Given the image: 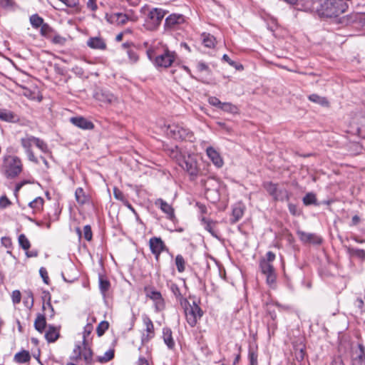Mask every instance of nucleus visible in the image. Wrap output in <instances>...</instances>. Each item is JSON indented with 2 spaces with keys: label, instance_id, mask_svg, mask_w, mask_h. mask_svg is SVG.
Masks as SVG:
<instances>
[{
  "label": "nucleus",
  "instance_id": "obj_1",
  "mask_svg": "<svg viewBox=\"0 0 365 365\" xmlns=\"http://www.w3.org/2000/svg\"><path fill=\"white\" fill-rule=\"evenodd\" d=\"M348 9V4L344 0H325L323 2L313 3L312 10L320 17L332 19L339 16Z\"/></svg>",
  "mask_w": 365,
  "mask_h": 365
},
{
  "label": "nucleus",
  "instance_id": "obj_2",
  "mask_svg": "<svg viewBox=\"0 0 365 365\" xmlns=\"http://www.w3.org/2000/svg\"><path fill=\"white\" fill-rule=\"evenodd\" d=\"M171 157L175 158L178 165L190 175L191 180H194L198 176L200 169L196 158L194 155H182L178 146L171 150Z\"/></svg>",
  "mask_w": 365,
  "mask_h": 365
},
{
  "label": "nucleus",
  "instance_id": "obj_3",
  "mask_svg": "<svg viewBox=\"0 0 365 365\" xmlns=\"http://www.w3.org/2000/svg\"><path fill=\"white\" fill-rule=\"evenodd\" d=\"M3 168L7 178H14L21 173L23 165L19 157L8 155L4 157Z\"/></svg>",
  "mask_w": 365,
  "mask_h": 365
},
{
  "label": "nucleus",
  "instance_id": "obj_4",
  "mask_svg": "<svg viewBox=\"0 0 365 365\" xmlns=\"http://www.w3.org/2000/svg\"><path fill=\"white\" fill-rule=\"evenodd\" d=\"M166 11L162 9L153 8L148 10L144 26L148 31H155L160 25Z\"/></svg>",
  "mask_w": 365,
  "mask_h": 365
},
{
  "label": "nucleus",
  "instance_id": "obj_5",
  "mask_svg": "<svg viewBox=\"0 0 365 365\" xmlns=\"http://www.w3.org/2000/svg\"><path fill=\"white\" fill-rule=\"evenodd\" d=\"M182 307L187 322L191 327H194L203 316V311L195 302H193L192 304L188 302V304H183Z\"/></svg>",
  "mask_w": 365,
  "mask_h": 365
},
{
  "label": "nucleus",
  "instance_id": "obj_6",
  "mask_svg": "<svg viewBox=\"0 0 365 365\" xmlns=\"http://www.w3.org/2000/svg\"><path fill=\"white\" fill-rule=\"evenodd\" d=\"M75 360L83 359L86 365H92L94 363L93 358V351L90 348L88 343L83 344L82 346L76 345L73 349Z\"/></svg>",
  "mask_w": 365,
  "mask_h": 365
},
{
  "label": "nucleus",
  "instance_id": "obj_7",
  "mask_svg": "<svg viewBox=\"0 0 365 365\" xmlns=\"http://www.w3.org/2000/svg\"><path fill=\"white\" fill-rule=\"evenodd\" d=\"M168 135L178 140H191L192 133L179 124L169 125L167 128Z\"/></svg>",
  "mask_w": 365,
  "mask_h": 365
},
{
  "label": "nucleus",
  "instance_id": "obj_8",
  "mask_svg": "<svg viewBox=\"0 0 365 365\" xmlns=\"http://www.w3.org/2000/svg\"><path fill=\"white\" fill-rule=\"evenodd\" d=\"M263 187L274 201H284L289 198L288 191L284 188H279L277 184L266 182Z\"/></svg>",
  "mask_w": 365,
  "mask_h": 365
},
{
  "label": "nucleus",
  "instance_id": "obj_9",
  "mask_svg": "<svg viewBox=\"0 0 365 365\" xmlns=\"http://www.w3.org/2000/svg\"><path fill=\"white\" fill-rule=\"evenodd\" d=\"M176 54L173 51L166 49L163 53L156 56L155 65L157 67L168 68L175 61Z\"/></svg>",
  "mask_w": 365,
  "mask_h": 365
},
{
  "label": "nucleus",
  "instance_id": "obj_10",
  "mask_svg": "<svg viewBox=\"0 0 365 365\" xmlns=\"http://www.w3.org/2000/svg\"><path fill=\"white\" fill-rule=\"evenodd\" d=\"M259 267L263 274L266 276L267 282L272 285L276 282V274L274 267L265 259H262L259 262Z\"/></svg>",
  "mask_w": 365,
  "mask_h": 365
},
{
  "label": "nucleus",
  "instance_id": "obj_11",
  "mask_svg": "<svg viewBox=\"0 0 365 365\" xmlns=\"http://www.w3.org/2000/svg\"><path fill=\"white\" fill-rule=\"evenodd\" d=\"M143 324L145 327L146 334H143L141 337L142 344L148 343L155 336V329L153 322L147 315L143 316Z\"/></svg>",
  "mask_w": 365,
  "mask_h": 365
},
{
  "label": "nucleus",
  "instance_id": "obj_12",
  "mask_svg": "<svg viewBox=\"0 0 365 365\" xmlns=\"http://www.w3.org/2000/svg\"><path fill=\"white\" fill-rule=\"evenodd\" d=\"M149 246L156 260H158L161 252L165 250V243L160 237H153L149 240Z\"/></svg>",
  "mask_w": 365,
  "mask_h": 365
},
{
  "label": "nucleus",
  "instance_id": "obj_13",
  "mask_svg": "<svg viewBox=\"0 0 365 365\" xmlns=\"http://www.w3.org/2000/svg\"><path fill=\"white\" fill-rule=\"evenodd\" d=\"M95 98L98 101H101L107 104H115L118 103V99L109 91L100 90L96 92Z\"/></svg>",
  "mask_w": 365,
  "mask_h": 365
},
{
  "label": "nucleus",
  "instance_id": "obj_14",
  "mask_svg": "<svg viewBox=\"0 0 365 365\" xmlns=\"http://www.w3.org/2000/svg\"><path fill=\"white\" fill-rule=\"evenodd\" d=\"M183 22L184 16L182 14H173L165 19L164 27L165 30H173Z\"/></svg>",
  "mask_w": 365,
  "mask_h": 365
},
{
  "label": "nucleus",
  "instance_id": "obj_15",
  "mask_svg": "<svg viewBox=\"0 0 365 365\" xmlns=\"http://www.w3.org/2000/svg\"><path fill=\"white\" fill-rule=\"evenodd\" d=\"M297 235L300 240L304 243L320 245L322 242V237L314 233H309L304 231H298Z\"/></svg>",
  "mask_w": 365,
  "mask_h": 365
},
{
  "label": "nucleus",
  "instance_id": "obj_16",
  "mask_svg": "<svg viewBox=\"0 0 365 365\" xmlns=\"http://www.w3.org/2000/svg\"><path fill=\"white\" fill-rule=\"evenodd\" d=\"M70 121L76 127L84 130H91L94 127L92 122L81 116L73 117L70 119Z\"/></svg>",
  "mask_w": 365,
  "mask_h": 365
},
{
  "label": "nucleus",
  "instance_id": "obj_17",
  "mask_svg": "<svg viewBox=\"0 0 365 365\" xmlns=\"http://www.w3.org/2000/svg\"><path fill=\"white\" fill-rule=\"evenodd\" d=\"M206 153L208 158L216 167L221 168L223 165V160L221 156L212 147L207 148Z\"/></svg>",
  "mask_w": 365,
  "mask_h": 365
},
{
  "label": "nucleus",
  "instance_id": "obj_18",
  "mask_svg": "<svg viewBox=\"0 0 365 365\" xmlns=\"http://www.w3.org/2000/svg\"><path fill=\"white\" fill-rule=\"evenodd\" d=\"M163 338L164 343L168 349H173L175 348V343L173 338V332L169 327H164L163 329Z\"/></svg>",
  "mask_w": 365,
  "mask_h": 365
},
{
  "label": "nucleus",
  "instance_id": "obj_19",
  "mask_svg": "<svg viewBox=\"0 0 365 365\" xmlns=\"http://www.w3.org/2000/svg\"><path fill=\"white\" fill-rule=\"evenodd\" d=\"M155 205H159L161 210L168 215V218L173 220L175 218L174 210L170 205L162 199H158Z\"/></svg>",
  "mask_w": 365,
  "mask_h": 365
},
{
  "label": "nucleus",
  "instance_id": "obj_20",
  "mask_svg": "<svg viewBox=\"0 0 365 365\" xmlns=\"http://www.w3.org/2000/svg\"><path fill=\"white\" fill-rule=\"evenodd\" d=\"M87 45L93 49L104 50L106 48L105 41L99 37L90 38L87 41Z\"/></svg>",
  "mask_w": 365,
  "mask_h": 365
},
{
  "label": "nucleus",
  "instance_id": "obj_21",
  "mask_svg": "<svg viewBox=\"0 0 365 365\" xmlns=\"http://www.w3.org/2000/svg\"><path fill=\"white\" fill-rule=\"evenodd\" d=\"M359 353L352 359V365H365V348L362 344H359Z\"/></svg>",
  "mask_w": 365,
  "mask_h": 365
},
{
  "label": "nucleus",
  "instance_id": "obj_22",
  "mask_svg": "<svg viewBox=\"0 0 365 365\" xmlns=\"http://www.w3.org/2000/svg\"><path fill=\"white\" fill-rule=\"evenodd\" d=\"M244 214V208L242 205H238L233 207L232 212V218L230 219V222L232 224H235L238 222Z\"/></svg>",
  "mask_w": 365,
  "mask_h": 365
},
{
  "label": "nucleus",
  "instance_id": "obj_23",
  "mask_svg": "<svg viewBox=\"0 0 365 365\" xmlns=\"http://www.w3.org/2000/svg\"><path fill=\"white\" fill-rule=\"evenodd\" d=\"M45 337L48 342H54L59 337V331L53 326H49L45 334Z\"/></svg>",
  "mask_w": 365,
  "mask_h": 365
},
{
  "label": "nucleus",
  "instance_id": "obj_24",
  "mask_svg": "<svg viewBox=\"0 0 365 365\" xmlns=\"http://www.w3.org/2000/svg\"><path fill=\"white\" fill-rule=\"evenodd\" d=\"M35 137L31 135H26L24 137L21 138L20 140V143L21 146L25 150V152L31 150V146L34 144Z\"/></svg>",
  "mask_w": 365,
  "mask_h": 365
},
{
  "label": "nucleus",
  "instance_id": "obj_25",
  "mask_svg": "<svg viewBox=\"0 0 365 365\" xmlns=\"http://www.w3.org/2000/svg\"><path fill=\"white\" fill-rule=\"evenodd\" d=\"M202 222L204 225V228L208 231L213 237H217V234L215 230L216 222L207 219L205 217L202 218Z\"/></svg>",
  "mask_w": 365,
  "mask_h": 365
},
{
  "label": "nucleus",
  "instance_id": "obj_26",
  "mask_svg": "<svg viewBox=\"0 0 365 365\" xmlns=\"http://www.w3.org/2000/svg\"><path fill=\"white\" fill-rule=\"evenodd\" d=\"M170 289L173 294L175 296L176 299L180 302L181 306H183V304H188L187 299L182 297L180 288L177 284H172L170 286Z\"/></svg>",
  "mask_w": 365,
  "mask_h": 365
},
{
  "label": "nucleus",
  "instance_id": "obj_27",
  "mask_svg": "<svg viewBox=\"0 0 365 365\" xmlns=\"http://www.w3.org/2000/svg\"><path fill=\"white\" fill-rule=\"evenodd\" d=\"M75 198H76V202L79 205H81L86 204L88 200V197L86 195V193L82 187H78L76 190Z\"/></svg>",
  "mask_w": 365,
  "mask_h": 365
},
{
  "label": "nucleus",
  "instance_id": "obj_28",
  "mask_svg": "<svg viewBox=\"0 0 365 365\" xmlns=\"http://www.w3.org/2000/svg\"><path fill=\"white\" fill-rule=\"evenodd\" d=\"M44 200L41 197H37L29 203V206L34 210V212L41 211L43 209Z\"/></svg>",
  "mask_w": 365,
  "mask_h": 365
},
{
  "label": "nucleus",
  "instance_id": "obj_29",
  "mask_svg": "<svg viewBox=\"0 0 365 365\" xmlns=\"http://www.w3.org/2000/svg\"><path fill=\"white\" fill-rule=\"evenodd\" d=\"M202 43L207 48H213L215 45V38L210 34L203 33L201 36Z\"/></svg>",
  "mask_w": 365,
  "mask_h": 365
},
{
  "label": "nucleus",
  "instance_id": "obj_30",
  "mask_svg": "<svg viewBox=\"0 0 365 365\" xmlns=\"http://www.w3.org/2000/svg\"><path fill=\"white\" fill-rule=\"evenodd\" d=\"M31 356L28 351L23 350L14 355V360L18 363H26L30 361Z\"/></svg>",
  "mask_w": 365,
  "mask_h": 365
},
{
  "label": "nucleus",
  "instance_id": "obj_31",
  "mask_svg": "<svg viewBox=\"0 0 365 365\" xmlns=\"http://www.w3.org/2000/svg\"><path fill=\"white\" fill-rule=\"evenodd\" d=\"M220 109L232 114H237L239 113L237 106L229 102L222 103Z\"/></svg>",
  "mask_w": 365,
  "mask_h": 365
},
{
  "label": "nucleus",
  "instance_id": "obj_32",
  "mask_svg": "<svg viewBox=\"0 0 365 365\" xmlns=\"http://www.w3.org/2000/svg\"><path fill=\"white\" fill-rule=\"evenodd\" d=\"M46 325L45 317L42 314H38L34 322V327L35 329L42 332L45 329Z\"/></svg>",
  "mask_w": 365,
  "mask_h": 365
},
{
  "label": "nucleus",
  "instance_id": "obj_33",
  "mask_svg": "<svg viewBox=\"0 0 365 365\" xmlns=\"http://www.w3.org/2000/svg\"><path fill=\"white\" fill-rule=\"evenodd\" d=\"M347 252L351 257H355L362 260L365 259V250L362 249L348 247Z\"/></svg>",
  "mask_w": 365,
  "mask_h": 365
},
{
  "label": "nucleus",
  "instance_id": "obj_34",
  "mask_svg": "<svg viewBox=\"0 0 365 365\" xmlns=\"http://www.w3.org/2000/svg\"><path fill=\"white\" fill-rule=\"evenodd\" d=\"M145 292L146 293V296L149 297L150 299L154 301H158L162 297V294L160 292L156 291L150 287H145Z\"/></svg>",
  "mask_w": 365,
  "mask_h": 365
},
{
  "label": "nucleus",
  "instance_id": "obj_35",
  "mask_svg": "<svg viewBox=\"0 0 365 365\" xmlns=\"http://www.w3.org/2000/svg\"><path fill=\"white\" fill-rule=\"evenodd\" d=\"M15 116L12 112L0 109V120L6 122H12L14 120Z\"/></svg>",
  "mask_w": 365,
  "mask_h": 365
},
{
  "label": "nucleus",
  "instance_id": "obj_36",
  "mask_svg": "<svg viewBox=\"0 0 365 365\" xmlns=\"http://www.w3.org/2000/svg\"><path fill=\"white\" fill-rule=\"evenodd\" d=\"M308 98L311 101L322 106H327L329 104L327 100L324 97L319 96L317 94H312L309 96Z\"/></svg>",
  "mask_w": 365,
  "mask_h": 365
},
{
  "label": "nucleus",
  "instance_id": "obj_37",
  "mask_svg": "<svg viewBox=\"0 0 365 365\" xmlns=\"http://www.w3.org/2000/svg\"><path fill=\"white\" fill-rule=\"evenodd\" d=\"M294 356L297 361H302L304 359L305 351L304 345H299L294 347Z\"/></svg>",
  "mask_w": 365,
  "mask_h": 365
},
{
  "label": "nucleus",
  "instance_id": "obj_38",
  "mask_svg": "<svg viewBox=\"0 0 365 365\" xmlns=\"http://www.w3.org/2000/svg\"><path fill=\"white\" fill-rule=\"evenodd\" d=\"M30 23L31 26L35 28L38 29L42 25L43 23V19L41 16H39L38 14H33L30 16Z\"/></svg>",
  "mask_w": 365,
  "mask_h": 365
},
{
  "label": "nucleus",
  "instance_id": "obj_39",
  "mask_svg": "<svg viewBox=\"0 0 365 365\" xmlns=\"http://www.w3.org/2000/svg\"><path fill=\"white\" fill-rule=\"evenodd\" d=\"M18 241H19V244L20 247L23 250H24L26 251L29 250V249L31 247V244H30L29 240H28V238L26 237V235L24 234H21L19 236Z\"/></svg>",
  "mask_w": 365,
  "mask_h": 365
},
{
  "label": "nucleus",
  "instance_id": "obj_40",
  "mask_svg": "<svg viewBox=\"0 0 365 365\" xmlns=\"http://www.w3.org/2000/svg\"><path fill=\"white\" fill-rule=\"evenodd\" d=\"M303 203L305 205H317V197H316L315 194H314L313 192H308L303 197Z\"/></svg>",
  "mask_w": 365,
  "mask_h": 365
},
{
  "label": "nucleus",
  "instance_id": "obj_41",
  "mask_svg": "<svg viewBox=\"0 0 365 365\" xmlns=\"http://www.w3.org/2000/svg\"><path fill=\"white\" fill-rule=\"evenodd\" d=\"M175 264L179 272H183L185 269V262L183 257L178 255L175 257Z\"/></svg>",
  "mask_w": 365,
  "mask_h": 365
},
{
  "label": "nucleus",
  "instance_id": "obj_42",
  "mask_svg": "<svg viewBox=\"0 0 365 365\" xmlns=\"http://www.w3.org/2000/svg\"><path fill=\"white\" fill-rule=\"evenodd\" d=\"M114 357V350L109 349L108 350L103 356H98V361L101 363L107 362L111 360Z\"/></svg>",
  "mask_w": 365,
  "mask_h": 365
},
{
  "label": "nucleus",
  "instance_id": "obj_43",
  "mask_svg": "<svg viewBox=\"0 0 365 365\" xmlns=\"http://www.w3.org/2000/svg\"><path fill=\"white\" fill-rule=\"evenodd\" d=\"M34 145L40 149L43 153H47L48 148L47 144L41 139L35 137Z\"/></svg>",
  "mask_w": 365,
  "mask_h": 365
},
{
  "label": "nucleus",
  "instance_id": "obj_44",
  "mask_svg": "<svg viewBox=\"0 0 365 365\" xmlns=\"http://www.w3.org/2000/svg\"><path fill=\"white\" fill-rule=\"evenodd\" d=\"M99 287L101 292L105 294L110 288V282L107 279H104L103 277H99Z\"/></svg>",
  "mask_w": 365,
  "mask_h": 365
},
{
  "label": "nucleus",
  "instance_id": "obj_45",
  "mask_svg": "<svg viewBox=\"0 0 365 365\" xmlns=\"http://www.w3.org/2000/svg\"><path fill=\"white\" fill-rule=\"evenodd\" d=\"M109 324L106 321L101 322L97 327L96 331L98 335L102 336L105 331L108 329Z\"/></svg>",
  "mask_w": 365,
  "mask_h": 365
},
{
  "label": "nucleus",
  "instance_id": "obj_46",
  "mask_svg": "<svg viewBox=\"0 0 365 365\" xmlns=\"http://www.w3.org/2000/svg\"><path fill=\"white\" fill-rule=\"evenodd\" d=\"M91 331H92V326L91 325L88 324L84 327V331L83 332V341H82L83 344L88 343V337L91 334Z\"/></svg>",
  "mask_w": 365,
  "mask_h": 365
},
{
  "label": "nucleus",
  "instance_id": "obj_47",
  "mask_svg": "<svg viewBox=\"0 0 365 365\" xmlns=\"http://www.w3.org/2000/svg\"><path fill=\"white\" fill-rule=\"evenodd\" d=\"M115 16H116V21L119 24H125L126 22L128 21V14H122V13H117L115 14Z\"/></svg>",
  "mask_w": 365,
  "mask_h": 365
},
{
  "label": "nucleus",
  "instance_id": "obj_48",
  "mask_svg": "<svg viewBox=\"0 0 365 365\" xmlns=\"http://www.w3.org/2000/svg\"><path fill=\"white\" fill-rule=\"evenodd\" d=\"M249 359L250 365H257V353L251 349L249 350Z\"/></svg>",
  "mask_w": 365,
  "mask_h": 365
},
{
  "label": "nucleus",
  "instance_id": "obj_49",
  "mask_svg": "<svg viewBox=\"0 0 365 365\" xmlns=\"http://www.w3.org/2000/svg\"><path fill=\"white\" fill-rule=\"evenodd\" d=\"M27 299L24 301L25 306L31 308L34 305V295L31 291L26 292Z\"/></svg>",
  "mask_w": 365,
  "mask_h": 365
},
{
  "label": "nucleus",
  "instance_id": "obj_50",
  "mask_svg": "<svg viewBox=\"0 0 365 365\" xmlns=\"http://www.w3.org/2000/svg\"><path fill=\"white\" fill-rule=\"evenodd\" d=\"M11 299L12 302L14 304H19L21 299V294L19 290H14L11 293Z\"/></svg>",
  "mask_w": 365,
  "mask_h": 365
},
{
  "label": "nucleus",
  "instance_id": "obj_51",
  "mask_svg": "<svg viewBox=\"0 0 365 365\" xmlns=\"http://www.w3.org/2000/svg\"><path fill=\"white\" fill-rule=\"evenodd\" d=\"M40 27H41V31H40L41 34L43 36H46L52 31V29L51 28V26L48 24H46V23H43Z\"/></svg>",
  "mask_w": 365,
  "mask_h": 365
},
{
  "label": "nucleus",
  "instance_id": "obj_52",
  "mask_svg": "<svg viewBox=\"0 0 365 365\" xmlns=\"http://www.w3.org/2000/svg\"><path fill=\"white\" fill-rule=\"evenodd\" d=\"M208 103L212 106H215V107H217L218 108H220L221 105H222V103L217 97L215 96H210L209 98H208Z\"/></svg>",
  "mask_w": 365,
  "mask_h": 365
},
{
  "label": "nucleus",
  "instance_id": "obj_53",
  "mask_svg": "<svg viewBox=\"0 0 365 365\" xmlns=\"http://www.w3.org/2000/svg\"><path fill=\"white\" fill-rule=\"evenodd\" d=\"M84 238L90 241L92 239V231L90 225H86L83 227Z\"/></svg>",
  "mask_w": 365,
  "mask_h": 365
},
{
  "label": "nucleus",
  "instance_id": "obj_54",
  "mask_svg": "<svg viewBox=\"0 0 365 365\" xmlns=\"http://www.w3.org/2000/svg\"><path fill=\"white\" fill-rule=\"evenodd\" d=\"M66 41V38L60 35L54 36L52 39V42L53 43L61 45V46L64 45Z\"/></svg>",
  "mask_w": 365,
  "mask_h": 365
},
{
  "label": "nucleus",
  "instance_id": "obj_55",
  "mask_svg": "<svg viewBox=\"0 0 365 365\" xmlns=\"http://www.w3.org/2000/svg\"><path fill=\"white\" fill-rule=\"evenodd\" d=\"M154 304L157 312L161 311L165 308V302L163 297L158 299V301H154Z\"/></svg>",
  "mask_w": 365,
  "mask_h": 365
},
{
  "label": "nucleus",
  "instance_id": "obj_56",
  "mask_svg": "<svg viewBox=\"0 0 365 365\" xmlns=\"http://www.w3.org/2000/svg\"><path fill=\"white\" fill-rule=\"evenodd\" d=\"M39 274L41 277H42L43 282L45 284H48L49 282V278L48 276V272L46 269L44 267H41L39 269Z\"/></svg>",
  "mask_w": 365,
  "mask_h": 365
},
{
  "label": "nucleus",
  "instance_id": "obj_57",
  "mask_svg": "<svg viewBox=\"0 0 365 365\" xmlns=\"http://www.w3.org/2000/svg\"><path fill=\"white\" fill-rule=\"evenodd\" d=\"M197 68L200 72L206 71L208 73H210V70L208 66L204 62H198L197 64Z\"/></svg>",
  "mask_w": 365,
  "mask_h": 365
},
{
  "label": "nucleus",
  "instance_id": "obj_58",
  "mask_svg": "<svg viewBox=\"0 0 365 365\" xmlns=\"http://www.w3.org/2000/svg\"><path fill=\"white\" fill-rule=\"evenodd\" d=\"M128 55L131 63H135L138 60V56L133 50L128 51Z\"/></svg>",
  "mask_w": 365,
  "mask_h": 365
},
{
  "label": "nucleus",
  "instance_id": "obj_59",
  "mask_svg": "<svg viewBox=\"0 0 365 365\" xmlns=\"http://www.w3.org/2000/svg\"><path fill=\"white\" fill-rule=\"evenodd\" d=\"M10 204H11V202L6 196H1L0 197V207H1L4 208V207H7L8 205H9Z\"/></svg>",
  "mask_w": 365,
  "mask_h": 365
},
{
  "label": "nucleus",
  "instance_id": "obj_60",
  "mask_svg": "<svg viewBox=\"0 0 365 365\" xmlns=\"http://www.w3.org/2000/svg\"><path fill=\"white\" fill-rule=\"evenodd\" d=\"M26 153L28 158L30 161L34 162L36 164L38 163L37 158L34 155L32 150H29V151L26 152Z\"/></svg>",
  "mask_w": 365,
  "mask_h": 365
},
{
  "label": "nucleus",
  "instance_id": "obj_61",
  "mask_svg": "<svg viewBox=\"0 0 365 365\" xmlns=\"http://www.w3.org/2000/svg\"><path fill=\"white\" fill-rule=\"evenodd\" d=\"M113 194H114V197L117 199V200H122L123 199V192L119 190L117 188H114L113 190Z\"/></svg>",
  "mask_w": 365,
  "mask_h": 365
},
{
  "label": "nucleus",
  "instance_id": "obj_62",
  "mask_svg": "<svg viewBox=\"0 0 365 365\" xmlns=\"http://www.w3.org/2000/svg\"><path fill=\"white\" fill-rule=\"evenodd\" d=\"M137 365H150L149 361L143 356H139Z\"/></svg>",
  "mask_w": 365,
  "mask_h": 365
},
{
  "label": "nucleus",
  "instance_id": "obj_63",
  "mask_svg": "<svg viewBox=\"0 0 365 365\" xmlns=\"http://www.w3.org/2000/svg\"><path fill=\"white\" fill-rule=\"evenodd\" d=\"M267 259H265V261H267L269 262V263L271 264L272 262H273L275 259V255L274 253H273L271 251H269L267 255Z\"/></svg>",
  "mask_w": 365,
  "mask_h": 365
},
{
  "label": "nucleus",
  "instance_id": "obj_64",
  "mask_svg": "<svg viewBox=\"0 0 365 365\" xmlns=\"http://www.w3.org/2000/svg\"><path fill=\"white\" fill-rule=\"evenodd\" d=\"M331 365H345V364L343 362L341 358L338 356V357L334 358L332 360Z\"/></svg>",
  "mask_w": 365,
  "mask_h": 365
}]
</instances>
